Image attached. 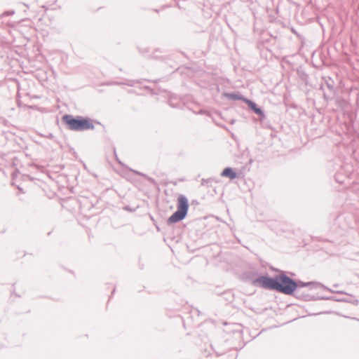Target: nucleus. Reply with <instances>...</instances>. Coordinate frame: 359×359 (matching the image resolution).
Returning a JSON list of instances; mask_svg holds the SVG:
<instances>
[{"instance_id": "423d86ee", "label": "nucleus", "mask_w": 359, "mask_h": 359, "mask_svg": "<svg viewBox=\"0 0 359 359\" xmlns=\"http://www.w3.org/2000/svg\"><path fill=\"white\" fill-rule=\"evenodd\" d=\"M243 100L248 105V107L252 109L256 114H262V110L256 107V104L252 101L248 99H243Z\"/></svg>"}, {"instance_id": "39448f33", "label": "nucleus", "mask_w": 359, "mask_h": 359, "mask_svg": "<svg viewBox=\"0 0 359 359\" xmlns=\"http://www.w3.org/2000/svg\"><path fill=\"white\" fill-rule=\"evenodd\" d=\"M222 176L233 180L236 177V173L231 168H226L222 171Z\"/></svg>"}, {"instance_id": "7ed1b4c3", "label": "nucleus", "mask_w": 359, "mask_h": 359, "mask_svg": "<svg viewBox=\"0 0 359 359\" xmlns=\"http://www.w3.org/2000/svg\"><path fill=\"white\" fill-rule=\"evenodd\" d=\"M177 208V210L168 218V222L176 223L186 217L189 210V201L185 196L180 195L178 196Z\"/></svg>"}, {"instance_id": "f03ea898", "label": "nucleus", "mask_w": 359, "mask_h": 359, "mask_svg": "<svg viewBox=\"0 0 359 359\" xmlns=\"http://www.w3.org/2000/svg\"><path fill=\"white\" fill-rule=\"evenodd\" d=\"M296 283L288 276L282 274L276 277L275 290L285 294H291L297 288Z\"/></svg>"}, {"instance_id": "20e7f679", "label": "nucleus", "mask_w": 359, "mask_h": 359, "mask_svg": "<svg viewBox=\"0 0 359 359\" xmlns=\"http://www.w3.org/2000/svg\"><path fill=\"white\" fill-rule=\"evenodd\" d=\"M254 283L255 285L266 289L275 290L276 288V278L262 276L257 278Z\"/></svg>"}, {"instance_id": "f257e3e1", "label": "nucleus", "mask_w": 359, "mask_h": 359, "mask_svg": "<svg viewBox=\"0 0 359 359\" xmlns=\"http://www.w3.org/2000/svg\"><path fill=\"white\" fill-rule=\"evenodd\" d=\"M62 121L71 130L80 131L93 129L94 125L91 119L81 116L73 117L71 115H64Z\"/></svg>"}, {"instance_id": "1a4fd4ad", "label": "nucleus", "mask_w": 359, "mask_h": 359, "mask_svg": "<svg viewBox=\"0 0 359 359\" xmlns=\"http://www.w3.org/2000/svg\"><path fill=\"white\" fill-rule=\"evenodd\" d=\"M17 187H18V189L20 191H22V189H21L20 187H18V186Z\"/></svg>"}, {"instance_id": "6e6552de", "label": "nucleus", "mask_w": 359, "mask_h": 359, "mask_svg": "<svg viewBox=\"0 0 359 359\" xmlns=\"http://www.w3.org/2000/svg\"><path fill=\"white\" fill-rule=\"evenodd\" d=\"M12 175H13V180H14L17 177L18 172H13Z\"/></svg>"}, {"instance_id": "0eeeda50", "label": "nucleus", "mask_w": 359, "mask_h": 359, "mask_svg": "<svg viewBox=\"0 0 359 359\" xmlns=\"http://www.w3.org/2000/svg\"><path fill=\"white\" fill-rule=\"evenodd\" d=\"M226 96L228 98H230V99H232V100H243V99H244L241 96H240L238 95H236V94H226Z\"/></svg>"}]
</instances>
